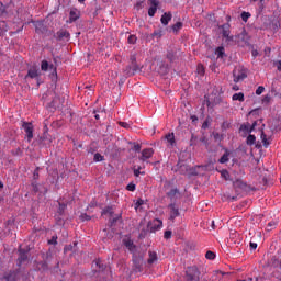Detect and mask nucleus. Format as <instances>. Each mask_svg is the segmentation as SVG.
Instances as JSON below:
<instances>
[{
  "instance_id": "f257e3e1",
  "label": "nucleus",
  "mask_w": 281,
  "mask_h": 281,
  "mask_svg": "<svg viewBox=\"0 0 281 281\" xmlns=\"http://www.w3.org/2000/svg\"><path fill=\"white\" fill-rule=\"evenodd\" d=\"M125 76H135L139 71V65H137V54L131 53L130 65L123 69Z\"/></svg>"
},
{
  "instance_id": "f03ea898",
  "label": "nucleus",
  "mask_w": 281,
  "mask_h": 281,
  "mask_svg": "<svg viewBox=\"0 0 281 281\" xmlns=\"http://www.w3.org/2000/svg\"><path fill=\"white\" fill-rule=\"evenodd\" d=\"M220 91H223V88L215 87L212 92V95H214V98L204 95V102L207 109H214V106L221 104L222 102L221 95H216Z\"/></svg>"
},
{
  "instance_id": "7ed1b4c3",
  "label": "nucleus",
  "mask_w": 281,
  "mask_h": 281,
  "mask_svg": "<svg viewBox=\"0 0 281 281\" xmlns=\"http://www.w3.org/2000/svg\"><path fill=\"white\" fill-rule=\"evenodd\" d=\"M42 261H35V271H49L52 262V252L42 254Z\"/></svg>"
},
{
  "instance_id": "20e7f679",
  "label": "nucleus",
  "mask_w": 281,
  "mask_h": 281,
  "mask_svg": "<svg viewBox=\"0 0 281 281\" xmlns=\"http://www.w3.org/2000/svg\"><path fill=\"white\" fill-rule=\"evenodd\" d=\"M186 281H201V271L196 266L188 267L186 270Z\"/></svg>"
},
{
  "instance_id": "39448f33",
  "label": "nucleus",
  "mask_w": 281,
  "mask_h": 281,
  "mask_svg": "<svg viewBox=\"0 0 281 281\" xmlns=\"http://www.w3.org/2000/svg\"><path fill=\"white\" fill-rule=\"evenodd\" d=\"M132 262L136 273H142V271H144V255L134 252Z\"/></svg>"
},
{
  "instance_id": "423d86ee",
  "label": "nucleus",
  "mask_w": 281,
  "mask_h": 281,
  "mask_svg": "<svg viewBox=\"0 0 281 281\" xmlns=\"http://www.w3.org/2000/svg\"><path fill=\"white\" fill-rule=\"evenodd\" d=\"M49 144H52V137H49L46 132L33 142V146H38L40 148H47Z\"/></svg>"
},
{
  "instance_id": "0eeeda50",
  "label": "nucleus",
  "mask_w": 281,
  "mask_h": 281,
  "mask_svg": "<svg viewBox=\"0 0 281 281\" xmlns=\"http://www.w3.org/2000/svg\"><path fill=\"white\" fill-rule=\"evenodd\" d=\"M181 56V49L177 46H169L167 49L166 58L170 63H177V59Z\"/></svg>"
},
{
  "instance_id": "6e6552de",
  "label": "nucleus",
  "mask_w": 281,
  "mask_h": 281,
  "mask_svg": "<svg viewBox=\"0 0 281 281\" xmlns=\"http://www.w3.org/2000/svg\"><path fill=\"white\" fill-rule=\"evenodd\" d=\"M18 254H19V257H18V260H16V266L19 267L18 269L21 271V266L25 265V262H27V260H30V258H29L30 250H25L23 248H20L18 250Z\"/></svg>"
},
{
  "instance_id": "1a4fd4ad",
  "label": "nucleus",
  "mask_w": 281,
  "mask_h": 281,
  "mask_svg": "<svg viewBox=\"0 0 281 281\" xmlns=\"http://www.w3.org/2000/svg\"><path fill=\"white\" fill-rule=\"evenodd\" d=\"M22 128L24 133L26 134V139L27 142H32L34 139V125L30 122H23L22 123Z\"/></svg>"
},
{
  "instance_id": "9d476101",
  "label": "nucleus",
  "mask_w": 281,
  "mask_h": 281,
  "mask_svg": "<svg viewBox=\"0 0 281 281\" xmlns=\"http://www.w3.org/2000/svg\"><path fill=\"white\" fill-rule=\"evenodd\" d=\"M164 227V222L159 218H155L147 224V228L149 229L150 234H155V232H159Z\"/></svg>"
},
{
  "instance_id": "9b49d317",
  "label": "nucleus",
  "mask_w": 281,
  "mask_h": 281,
  "mask_svg": "<svg viewBox=\"0 0 281 281\" xmlns=\"http://www.w3.org/2000/svg\"><path fill=\"white\" fill-rule=\"evenodd\" d=\"M41 70L42 71H52V74H50V76H53L54 78H58V71H57V69H56V67L53 65V64H50L49 65V61H47V60H42V63H41Z\"/></svg>"
},
{
  "instance_id": "f8f14e48",
  "label": "nucleus",
  "mask_w": 281,
  "mask_h": 281,
  "mask_svg": "<svg viewBox=\"0 0 281 281\" xmlns=\"http://www.w3.org/2000/svg\"><path fill=\"white\" fill-rule=\"evenodd\" d=\"M169 69L170 68L168 67V64H166V61H164V60L156 61V66H155L156 74H159L160 76H166V74H168Z\"/></svg>"
},
{
  "instance_id": "ddd939ff",
  "label": "nucleus",
  "mask_w": 281,
  "mask_h": 281,
  "mask_svg": "<svg viewBox=\"0 0 281 281\" xmlns=\"http://www.w3.org/2000/svg\"><path fill=\"white\" fill-rule=\"evenodd\" d=\"M25 80L31 78L34 80L35 78H41V69L38 68L37 65H33L29 68L26 76L24 77Z\"/></svg>"
},
{
  "instance_id": "4468645a",
  "label": "nucleus",
  "mask_w": 281,
  "mask_h": 281,
  "mask_svg": "<svg viewBox=\"0 0 281 281\" xmlns=\"http://www.w3.org/2000/svg\"><path fill=\"white\" fill-rule=\"evenodd\" d=\"M54 38L57 41H69V38H71V34L68 33L67 30H59L54 34Z\"/></svg>"
},
{
  "instance_id": "2eb2a0df",
  "label": "nucleus",
  "mask_w": 281,
  "mask_h": 281,
  "mask_svg": "<svg viewBox=\"0 0 281 281\" xmlns=\"http://www.w3.org/2000/svg\"><path fill=\"white\" fill-rule=\"evenodd\" d=\"M218 27H220V30H222L223 38H226V41H234V37L229 36V33H231V31H229V27H231L229 23H225L223 25H220Z\"/></svg>"
},
{
  "instance_id": "dca6fc26",
  "label": "nucleus",
  "mask_w": 281,
  "mask_h": 281,
  "mask_svg": "<svg viewBox=\"0 0 281 281\" xmlns=\"http://www.w3.org/2000/svg\"><path fill=\"white\" fill-rule=\"evenodd\" d=\"M149 9H148V16H155L157 14V8H159V0H148Z\"/></svg>"
},
{
  "instance_id": "f3484780",
  "label": "nucleus",
  "mask_w": 281,
  "mask_h": 281,
  "mask_svg": "<svg viewBox=\"0 0 281 281\" xmlns=\"http://www.w3.org/2000/svg\"><path fill=\"white\" fill-rule=\"evenodd\" d=\"M19 273H20L19 269L11 270V271L4 273V276L2 277V280H5V281H16L18 277H19Z\"/></svg>"
},
{
  "instance_id": "a211bd4d",
  "label": "nucleus",
  "mask_w": 281,
  "mask_h": 281,
  "mask_svg": "<svg viewBox=\"0 0 281 281\" xmlns=\"http://www.w3.org/2000/svg\"><path fill=\"white\" fill-rule=\"evenodd\" d=\"M168 210H170V221H175V218H177V216H180L181 213L179 212V207H177V204L175 203H170L168 205Z\"/></svg>"
},
{
  "instance_id": "6ab92c4d",
  "label": "nucleus",
  "mask_w": 281,
  "mask_h": 281,
  "mask_svg": "<svg viewBox=\"0 0 281 281\" xmlns=\"http://www.w3.org/2000/svg\"><path fill=\"white\" fill-rule=\"evenodd\" d=\"M34 25L36 34H47V26L43 21H37Z\"/></svg>"
},
{
  "instance_id": "aec40b11",
  "label": "nucleus",
  "mask_w": 281,
  "mask_h": 281,
  "mask_svg": "<svg viewBox=\"0 0 281 281\" xmlns=\"http://www.w3.org/2000/svg\"><path fill=\"white\" fill-rule=\"evenodd\" d=\"M153 155H155V150L153 148L143 149L139 160L146 161L147 159H150L153 157Z\"/></svg>"
},
{
  "instance_id": "412c9836",
  "label": "nucleus",
  "mask_w": 281,
  "mask_h": 281,
  "mask_svg": "<svg viewBox=\"0 0 281 281\" xmlns=\"http://www.w3.org/2000/svg\"><path fill=\"white\" fill-rule=\"evenodd\" d=\"M123 245L131 251V254H136L137 246L131 239H123Z\"/></svg>"
},
{
  "instance_id": "4be33fe9",
  "label": "nucleus",
  "mask_w": 281,
  "mask_h": 281,
  "mask_svg": "<svg viewBox=\"0 0 281 281\" xmlns=\"http://www.w3.org/2000/svg\"><path fill=\"white\" fill-rule=\"evenodd\" d=\"M80 19V10L78 9H71L69 12V21L70 23H74Z\"/></svg>"
},
{
  "instance_id": "5701e85b",
  "label": "nucleus",
  "mask_w": 281,
  "mask_h": 281,
  "mask_svg": "<svg viewBox=\"0 0 281 281\" xmlns=\"http://www.w3.org/2000/svg\"><path fill=\"white\" fill-rule=\"evenodd\" d=\"M215 56H217V58H221V60H225V58H227V54H225V47L218 46L215 49Z\"/></svg>"
},
{
  "instance_id": "b1692460",
  "label": "nucleus",
  "mask_w": 281,
  "mask_h": 281,
  "mask_svg": "<svg viewBox=\"0 0 281 281\" xmlns=\"http://www.w3.org/2000/svg\"><path fill=\"white\" fill-rule=\"evenodd\" d=\"M224 151L223 156L218 159V164H227V161H229V155H232V151L227 148H224Z\"/></svg>"
},
{
  "instance_id": "393cba45",
  "label": "nucleus",
  "mask_w": 281,
  "mask_h": 281,
  "mask_svg": "<svg viewBox=\"0 0 281 281\" xmlns=\"http://www.w3.org/2000/svg\"><path fill=\"white\" fill-rule=\"evenodd\" d=\"M170 21H172V13L168 12L161 15L160 22L162 25H168Z\"/></svg>"
},
{
  "instance_id": "a878e982",
  "label": "nucleus",
  "mask_w": 281,
  "mask_h": 281,
  "mask_svg": "<svg viewBox=\"0 0 281 281\" xmlns=\"http://www.w3.org/2000/svg\"><path fill=\"white\" fill-rule=\"evenodd\" d=\"M148 256H149V258H148L147 262L149 265H155V262H157V260H159V257L157 256V252H155L153 250L148 251Z\"/></svg>"
},
{
  "instance_id": "bb28decb",
  "label": "nucleus",
  "mask_w": 281,
  "mask_h": 281,
  "mask_svg": "<svg viewBox=\"0 0 281 281\" xmlns=\"http://www.w3.org/2000/svg\"><path fill=\"white\" fill-rule=\"evenodd\" d=\"M8 8L9 5L3 4V2H0V18L5 19L8 18Z\"/></svg>"
},
{
  "instance_id": "cd10ccee",
  "label": "nucleus",
  "mask_w": 281,
  "mask_h": 281,
  "mask_svg": "<svg viewBox=\"0 0 281 281\" xmlns=\"http://www.w3.org/2000/svg\"><path fill=\"white\" fill-rule=\"evenodd\" d=\"M177 194H181L179 189L177 188H173L166 193V195L168 196V199H170V201H172L177 196Z\"/></svg>"
},
{
  "instance_id": "c85d7f7f",
  "label": "nucleus",
  "mask_w": 281,
  "mask_h": 281,
  "mask_svg": "<svg viewBox=\"0 0 281 281\" xmlns=\"http://www.w3.org/2000/svg\"><path fill=\"white\" fill-rule=\"evenodd\" d=\"M179 175H188L190 172V166L182 164L178 167Z\"/></svg>"
},
{
  "instance_id": "c756f323",
  "label": "nucleus",
  "mask_w": 281,
  "mask_h": 281,
  "mask_svg": "<svg viewBox=\"0 0 281 281\" xmlns=\"http://www.w3.org/2000/svg\"><path fill=\"white\" fill-rule=\"evenodd\" d=\"M234 187L235 188H239L240 190H247V182L240 180V179H237L235 182H234Z\"/></svg>"
},
{
  "instance_id": "7c9ffc66",
  "label": "nucleus",
  "mask_w": 281,
  "mask_h": 281,
  "mask_svg": "<svg viewBox=\"0 0 281 281\" xmlns=\"http://www.w3.org/2000/svg\"><path fill=\"white\" fill-rule=\"evenodd\" d=\"M8 30H10V27L8 26V22L0 21V36H3V34H5Z\"/></svg>"
},
{
  "instance_id": "2f4dec72",
  "label": "nucleus",
  "mask_w": 281,
  "mask_h": 281,
  "mask_svg": "<svg viewBox=\"0 0 281 281\" xmlns=\"http://www.w3.org/2000/svg\"><path fill=\"white\" fill-rule=\"evenodd\" d=\"M232 100L238 101V102H245V93L243 92L235 93L233 94Z\"/></svg>"
},
{
  "instance_id": "473e14b6",
  "label": "nucleus",
  "mask_w": 281,
  "mask_h": 281,
  "mask_svg": "<svg viewBox=\"0 0 281 281\" xmlns=\"http://www.w3.org/2000/svg\"><path fill=\"white\" fill-rule=\"evenodd\" d=\"M261 142L265 146V148H269V145L271 143H269V139L267 138V134H265V131L261 130Z\"/></svg>"
},
{
  "instance_id": "72a5a7b5",
  "label": "nucleus",
  "mask_w": 281,
  "mask_h": 281,
  "mask_svg": "<svg viewBox=\"0 0 281 281\" xmlns=\"http://www.w3.org/2000/svg\"><path fill=\"white\" fill-rule=\"evenodd\" d=\"M246 144L248 146H254V144H256V135L249 134L246 138Z\"/></svg>"
},
{
  "instance_id": "f704fd0d",
  "label": "nucleus",
  "mask_w": 281,
  "mask_h": 281,
  "mask_svg": "<svg viewBox=\"0 0 281 281\" xmlns=\"http://www.w3.org/2000/svg\"><path fill=\"white\" fill-rule=\"evenodd\" d=\"M165 139H167L168 144H170V146H175V133H169L165 136Z\"/></svg>"
},
{
  "instance_id": "c9c22d12",
  "label": "nucleus",
  "mask_w": 281,
  "mask_h": 281,
  "mask_svg": "<svg viewBox=\"0 0 281 281\" xmlns=\"http://www.w3.org/2000/svg\"><path fill=\"white\" fill-rule=\"evenodd\" d=\"M101 214H102V216H106V214H109V216H113V214H114L113 206H106L105 209H103Z\"/></svg>"
},
{
  "instance_id": "e433bc0d",
  "label": "nucleus",
  "mask_w": 281,
  "mask_h": 281,
  "mask_svg": "<svg viewBox=\"0 0 281 281\" xmlns=\"http://www.w3.org/2000/svg\"><path fill=\"white\" fill-rule=\"evenodd\" d=\"M95 267H98L99 271H104L106 269V265L102 262V260L98 259L94 261Z\"/></svg>"
},
{
  "instance_id": "4c0bfd02",
  "label": "nucleus",
  "mask_w": 281,
  "mask_h": 281,
  "mask_svg": "<svg viewBox=\"0 0 281 281\" xmlns=\"http://www.w3.org/2000/svg\"><path fill=\"white\" fill-rule=\"evenodd\" d=\"M65 210H67V204L59 202V207L57 211L59 216H63V214H65Z\"/></svg>"
},
{
  "instance_id": "58836bf2",
  "label": "nucleus",
  "mask_w": 281,
  "mask_h": 281,
  "mask_svg": "<svg viewBox=\"0 0 281 281\" xmlns=\"http://www.w3.org/2000/svg\"><path fill=\"white\" fill-rule=\"evenodd\" d=\"M31 186H32V190H33V192H34V194H38V192H41V189H40V186L41 184H38V182H36V181H33L32 183H31Z\"/></svg>"
},
{
  "instance_id": "ea45409f",
  "label": "nucleus",
  "mask_w": 281,
  "mask_h": 281,
  "mask_svg": "<svg viewBox=\"0 0 281 281\" xmlns=\"http://www.w3.org/2000/svg\"><path fill=\"white\" fill-rule=\"evenodd\" d=\"M240 16H241V21H244V23H247V21H249V19L251 18V13L244 11L241 12Z\"/></svg>"
},
{
  "instance_id": "a19ab883",
  "label": "nucleus",
  "mask_w": 281,
  "mask_h": 281,
  "mask_svg": "<svg viewBox=\"0 0 281 281\" xmlns=\"http://www.w3.org/2000/svg\"><path fill=\"white\" fill-rule=\"evenodd\" d=\"M214 258H216V254H214V251H212V250L206 251V254H205L206 260H214Z\"/></svg>"
},
{
  "instance_id": "79ce46f5",
  "label": "nucleus",
  "mask_w": 281,
  "mask_h": 281,
  "mask_svg": "<svg viewBox=\"0 0 281 281\" xmlns=\"http://www.w3.org/2000/svg\"><path fill=\"white\" fill-rule=\"evenodd\" d=\"M181 27H183V23L182 22H177L176 24H173L171 26L172 32H178L179 30H181Z\"/></svg>"
},
{
  "instance_id": "37998d69",
  "label": "nucleus",
  "mask_w": 281,
  "mask_h": 281,
  "mask_svg": "<svg viewBox=\"0 0 281 281\" xmlns=\"http://www.w3.org/2000/svg\"><path fill=\"white\" fill-rule=\"evenodd\" d=\"M196 71H198L199 76H205V67H203L202 64L198 65Z\"/></svg>"
},
{
  "instance_id": "c03bdc74",
  "label": "nucleus",
  "mask_w": 281,
  "mask_h": 281,
  "mask_svg": "<svg viewBox=\"0 0 281 281\" xmlns=\"http://www.w3.org/2000/svg\"><path fill=\"white\" fill-rule=\"evenodd\" d=\"M127 43L130 45H135V43H137V36L136 35H130L127 38Z\"/></svg>"
},
{
  "instance_id": "a18cd8bd",
  "label": "nucleus",
  "mask_w": 281,
  "mask_h": 281,
  "mask_svg": "<svg viewBox=\"0 0 281 281\" xmlns=\"http://www.w3.org/2000/svg\"><path fill=\"white\" fill-rule=\"evenodd\" d=\"M247 78V75L245 72H240L237 77H235L234 82H240V80H245Z\"/></svg>"
},
{
  "instance_id": "49530a36",
  "label": "nucleus",
  "mask_w": 281,
  "mask_h": 281,
  "mask_svg": "<svg viewBox=\"0 0 281 281\" xmlns=\"http://www.w3.org/2000/svg\"><path fill=\"white\" fill-rule=\"evenodd\" d=\"M93 161H104V156H102L100 153L94 154Z\"/></svg>"
},
{
  "instance_id": "de8ad7c7",
  "label": "nucleus",
  "mask_w": 281,
  "mask_h": 281,
  "mask_svg": "<svg viewBox=\"0 0 281 281\" xmlns=\"http://www.w3.org/2000/svg\"><path fill=\"white\" fill-rule=\"evenodd\" d=\"M40 170H41V167H36L34 172H33V180L34 181H38V178H40Z\"/></svg>"
},
{
  "instance_id": "09e8293b",
  "label": "nucleus",
  "mask_w": 281,
  "mask_h": 281,
  "mask_svg": "<svg viewBox=\"0 0 281 281\" xmlns=\"http://www.w3.org/2000/svg\"><path fill=\"white\" fill-rule=\"evenodd\" d=\"M120 218H122V215H117L116 217L110 218L109 223L111 227H113L117 223V221H120Z\"/></svg>"
},
{
  "instance_id": "8fccbe9b",
  "label": "nucleus",
  "mask_w": 281,
  "mask_h": 281,
  "mask_svg": "<svg viewBox=\"0 0 281 281\" xmlns=\"http://www.w3.org/2000/svg\"><path fill=\"white\" fill-rule=\"evenodd\" d=\"M128 144H133V150H135V153H139V150H142V145L133 142H130Z\"/></svg>"
},
{
  "instance_id": "3c124183",
  "label": "nucleus",
  "mask_w": 281,
  "mask_h": 281,
  "mask_svg": "<svg viewBox=\"0 0 281 281\" xmlns=\"http://www.w3.org/2000/svg\"><path fill=\"white\" fill-rule=\"evenodd\" d=\"M151 36L156 37V38H161L164 36V32L162 31H154Z\"/></svg>"
},
{
  "instance_id": "603ef678",
  "label": "nucleus",
  "mask_w": 281,
  "mask_h": 281,
  "mask_svg": "<svg viewBox=\"0 0 281 281\" xmlns=\"http://www.w3.org/2000/svg\"><path fill=\"white\" fill-rule=\"evenodd\" d=\"M135 189H136V186L133 182L126 186V190H128V192H135Z\"/></svg>"
},
{
  "instance_id": "864d4df0",
  "label": "nucleus",
  "mask_w": 281,
  "mask_h": 281,
  "mask_svg": "<svg viewBox=\"0 0 281 281\" xmlns=\"http://www.w3.org/2000/svg\"><path fill=\"white\" fill-rule=\"evenodd\" d=\"M80 221L85 222V221H91V216L88 215L87 213H82L80 215Z\"/></svg>"
},
{
  "instance_id": "5fc2aeb1",
  "label": "nucleus",
  "mask_w": 281,
  "mask_h": 281,
  "mask_svg": "<svg viewBox=\"0 0 281 281\" xmlns=\"http://www.w3.org/2000/svg\"><path fill=\"white\" fill-rule=\"evenodd\" d=\"M164 238L166 240H170V238H172V231H166L164 234Z\"/></svg>"
},
{
  "instance_id": "6e6d98bb",
  "label": "nucleus",
  "mask_w": 281,
  "mask_h": 281,
  "mask_svg": "<svg viewBox=\"0 0 281 281\" xmlns=\"http://www.w3.org/2000/svg\"><path fill=\"white\" fill-rule=\"evenodd\" d=\"M200 142H201L202 144H204V146H205L206 148L210 146V142H209V139H207L205 136H202V137L200 138Z\"/></svg>"
},
{
  "instance_id": "4d7b16f0",
  "label": "nucleus",
  "mask_w": 281,
  "mask_h": 281,
  "mask_svg": "<svg viewBox=\"0 0 281 281\" xmlns=\"http://www.w3.org/2000/svg\"><path fill=\"white\" fill-rule=\"evenodd\" d=\"M240 38H241V41H249V36L247 35V31H243L241 33H240Z\"/></svg>"
},
{
  "instance_id": "13d9d810",
  "label": "nucleus",
  "mask_w": 281,
  "mask_h": 281,
  "mask_svg": "<svg viewBox=\"0 0 281 281\" xmlns=\"http://www.w3.org/2000/svg\"><path fill=\"white\" fill-rule=\"evenodd\" d=\"M239 131H245L246 133H249L250 131L249 124H241Z\"/></svg>"
},
{
  "instance_id": "bf43d9fd",
  "label": "nucleus",
  "mask_w": 281,
  "mask_h": 281,
  "mask_svg": "<svg viewBox=\"0 0 281 281\" xmlns=\"http://www.w3.org/2000/svg\"><path fill=\"white\" fill-rule=\"evenodd\" d=\"M58 237L53 236L49 240H48V245H58Z\"/></svg>"
},
{
  "instance_id": "052dcab7",
  "label": "nucleus",
  "mask_w": 281,
  "mask_h": 281,
  "mask_svg": "<svg viewBox=\"0 0 281 281\" xmlns=\"http://www.w3.org/2000/svg\"><path fill=\"white\" fill-rule=\"evenodd\" d=\"M265 93V88L262 86H259L256 90V95H262Z\"/></svg>"
},
{
  "instance_id": "680f3d73",
  "label": "nucleus",
  "mask_w": 281,
  "mask_h": 281,
  "mask_svg": "<svg viewBox=\"0 0 281 281\" xmlns=\"http://www.w3.org/2000/svg\"><path fill=\"white\" fill-rule=\"evenodd\" d=\"M196 139H199V137H196L194 134L191 135V144L190 146H196Z\"/></svg>"
},
{
  "instance_id": "e2e57ef3",
  "label": "nucleus",
  "mask_w": 281,
  "mask_h": 281,
  "mask_svg": "<svg viewBox=\"0 0 281 281\" xmlns=\"http://www.w3.org/2000/svg\"><path fill=\"white\" fill-rule=\"evenodd\" d=\"M139 170H142V167H139L138 169H134V176L135 177H139L140 175H146V172H142V171H139Z\"/></svg>"
},
{
  "instance_id": "0e129e2a",
  "label": "nucleus",
  "mask_w": 281,
  "mask_h": 281,
  "mask_svg": "<svg viewBox=\"0 0 281 281\" xmlns=\"http://www.w3.org/2000/svg\"><path fill=\"white\" fill-rule=\"evenodd\" d=\"M142 8H144V1H138V2L135 4V9H136V10H142Z\"/></svg>"
},
{
  "instance_id": "69168bd1",
  "label": "nucleus",
  "mask_w": 281,
  "mask_h": 281,
  "mask_svg": "<svg viewBox=\"0 0 281 281\" xmlns=\"http://www.w3.org/2000/svg\"><path fill=\"white\" fill-rule=\"evenodd\" d=\"M142 205H144V200L139 199V200H137V202L135 203V209L137 210V207H142Z\"/></svg>"
},
{
  "instance_id": "338daca9",
  "label": "nucleus",
  "mask_w": 281,
  "mask_h": 281,
  "mask_svg": "<svg viewBox=\"0 0 281 281\" xmlns=\"http://www.w3.org/2000/svg\"><path fill=\"white\" fill-rule=\"evenodd\" d=\"M120 126H122L123 128H131V124L126 123V122H119Z\"/></svg>"
},
{
  "instance_id": "774afa93",
  "label": "nucleus",
  "mask_w": 281,
  "mask_h": 281,
  "mask_svg": "<svg viewBox=\"0 0 281 281\" xmlns=\"http://www.w3.org/2000/svg\"><path fill=\"white\" fill-rule=\"evenodd\" d=\"M274 67H277L278 71H281V60L274 61Z\"/></svg>"
}]
</instances>
